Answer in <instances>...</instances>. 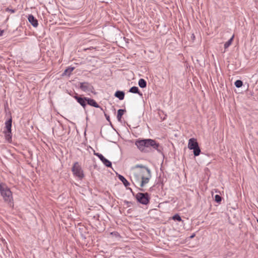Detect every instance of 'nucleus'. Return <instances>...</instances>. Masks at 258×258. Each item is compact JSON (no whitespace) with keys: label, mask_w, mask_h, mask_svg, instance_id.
Returning <instances> with one entry per match:
<instances>
[{"label":"nucleus","mask_w":258,"mask_h":258,"mask_svg":"<svg viewBox=\"0 0 258 258\" xmlns=\"http://www.w3.org/2000/svg\"><path fill=\"white\" fill-rule=\"evenodd\" d=\"M234 38V35L232 36V37L224 44V48L225 49L227 48L232 43Z\"/></svg>","instance_id":"412c9836"},{"label":"nucleus","mask_w":258,"mask_h":258,"mask_svg":"<svg viewBox=\"0 0 258 258\" xmlns=\"http://www.w3.org/2000/svg\"><path fill=\"white\" fill-rule=\"evenodd\" d=\"M139 189L140 191H145L144 189H143V188H140Z\"/></svg>","instance_id":"2f4dec72"},{"label":"nucleus","mask_w":258,"mask_h":258,"mask_svg":"<svg viewBox=\"0 0 258 258\" xmlns=\"http://www.w3.org/2000/svg\"><path fill=\"white\" fill-rule=\"evenodd\" d=\"M29 22L34 27H37L38 25V20L32 15H29L28 17Z\"/></svg>","instance_id":"ddd939ff"},{"label":"nucleus","mask_w":258,"mask_h":258,"mask_svg":"<svg viewBox=\"0 0 258 258\" xmlns=\"http://www.w3.org/2000/svg\"><path fill=\"white\" fill-rule=\"evenodd\" d=\"M124 95L125 94L123 91L119 90L116 91L114 94L115 97L118 98L120 100H122L124 99Z\"/></svg>","instance_id":"2eb2a0df"},{"label":"nucleus","mask_w":258,"mask_h":258,"mask_svg":"<svg viewBox=\"0 0 258 258\" xmlns=\"http://www.w3.org/2000/svg\"><path fill=\"white\" fill-rule=\"evenodd\" d=\"M87 104L95 108H99L101 110L103 111V109L98 105L96 101L91 98L87 97Z\"/></svg>","instance_id":"f8f14e48"},{"label":"nucleus","mask_w":258,"mask_h":258,"mask_svg":"<svg viewBox=\"0 0 258 258\" xmlns=\"http://www.w3.org/2000/svg\"><path fill=\"white\" fill-rule=\"evenodd\" d=\"M6 11L7 12H10L11 13H14L15 12V10H14V9H9V8H7L6 10Z\"/></svg>","instance_id":"a878e982"},{"label":"nucleus","mask_w":258,"mask_h":258,"mask_svg":"<svg viewBox=\"0 0 258 258\" xmlns=\"http://www.w3.org/2000/svg\"><path fill=\"white\" fill-rule=\"evenodd\" d=\"M148 153L156 150L158 153H162V147L155 140L149 139Z\"/></svg>","instance_id":"423d86ee"},{"label":"nucleus","mask_w":258,"mask_h":258,"mask_svg":"<svg viewBox=\"0 0 258 258\" xmlns=\"http://www.w3.org/2000/svg\"><path fill=\"white\" fill-rule=\"evenodd\" d=\"M104 113V115L106 118V119L108 121H110V117H109V116L108 115H107V114H106L105 113V111L103 110L102 111Z\"/></svg>","instance_id":"cd10ccee"},{"label":"nucleus","mask_w":258,"mask_h":258,"mask_svg":"<svg viewBox=\"0 0 258 258\" xmlns=\"http://www.w3.org/2000/svg\"><path fill=\"white\" fill-rule=\"evenodd\" d=\"M3 33H4V31L0 30V36H1L3 35Z\"/></svg>","instance_id":"c756f323"},{"label":"nucleus","mask_w":258,"mask_h":258,"mask_svg":"<svg viewBox=\"0 0 258 258\" xmlns=\"http://www.w3.org/2000/svg\"><path fill=\"white\" fill-rule=\"evenodd\" d=\"M222 198L220 195H216L215 196L214 200L216 203L220 204L222 201Z\"/></svg>","instance_id":"5701e85b"},{"label":"nucleus","mask_w":258,"mask_h":258,"mask_svg":"<svg viewBox=\"0 0 258 258\" xmlns=\"http://www.w3.org/2000/svg\"><path fill=\"white\" fill-rule=\"evenodd\" d=\"M130 190L132 192L134 196H135L136 200L138 203L142 205H147L150 203V196L148 192H138L136 195L133 192L132 189L130 188Z\"/></svg>","instance_id":"f03ea898"},{"label":"nucleus","mask_w":258,"mask_h":258,"mask_svg":"<svg viewBox=\"0 0 258 258\" xmlns=\"http://www.w3.org/2000/svg\"><path fill=\"white\" fill-rule=\"evenodd\" d=\"M94 154L97 156L102 163L107 167H111L112 166L111 162L108 159H106L101 154L96 153L94 151Z\"/></svg>","instance_id":"9b49d317"},{"label":"nucleus","mask_w":258,"mask_h":258,"mask_svg":"<svg viewBox=\"0 0 258 258\" xmlns=\"http://www.w3.org/2000/svg\"><path fill=\"white\" fill-rule=\"evenodd\" d=\"M12 118L11 117L6 122H5V127L7 131L5 132L6 139L10 142L12 140Z\"/></svg>","instance_id":"6e6552de"},{"label":"nucleus","mask_w":258,"mask_h":258,"mask_svg":"<svg viewBox=\"0 0 258 258\" xmlns=\"http://www.w3.org/2000/svg\"><path fill=\"white\" fill-rule=\"evenodd\" d=\"M75 69L74 67H69L67 69H66L64 72L62 73V76H70L72 72L74 71Z\"/></svg>","instance_id":"f3484780"},{"label":"nucleus","mask_w":258,"mask_h":258,"mask_svg":"<svg viewBox=\"0 0 258 258\" xmlns=\"http://www.w3.org/2000/svg\"><path fill=\"white\" fill-rule=\"evenodd\" d=\"M134 180L136 184H139V185L141 186V183L142 180V177L138 172H137L134 174Z\"/></svg>","instance_id":"4468645a"},{"label":"nucleus","mask_w":258,"mask_h":258,"mask_svg":"<svg viewBox=\"0 0 258 258\" xmlns=\"http://www.w3.org/2000/svg\"><path fill=\"white\" fill-rule=\"evenodd\" d=\"M195 38V35L194 34H192L191 38L192 39V40H194Z\"/></svg>","instance_id":"7c9ffc66"},{"label":"nucleus","mask_w":258,"mask_h":258,"mask_svg":"<svg viewBox=\"0 0 258 258\" xmlns=\"http://www.w3.org/2000/svg\"><path fill=\"white\" fill-rule=\"evenodd\" d=\"M125 112H126V110L125 109H119L118 110L117 118L118 121H121L122 116Z\"/></svg>","instance_id":"a211bd4d"},{"label":"nucleus","mask_w":258,"mask_h":258,"mask_svg":"<svg viewBox=\"0 0 258 258\" xmlns=\"http://www.w3.org/2000/svg\"><path fill=\"white\" fill-rule=\"evenodd\" d=\"M139 86L142 88H146L147 86V82L144 79H140L138 82Z\"/></svg>","instance_id":"aec40b11"},{"label":"nucleus","mask_w":258,"mask_h":258,"mask_svg":"<svg viewBox=\"0 0 258 258\" xmlns=\"http://www.w3.org/2000/svg\"><path fill=\"white\" fill-rule=\"evenodd\" d=\"M0 192L4 201L7 203L10 207H14L12 192L10 189L5 183H0Z\"/></svg>","instance_id":"f257e3e1"},{"label":"nucleus","mask_w":258,"mask_h":258,"mask_svg":"<svg viewBox=\"0 0 258 258\" xmlns=\"http://www.w3.org/2000/svg\"><path fill=\"white\" fill-rule=\"evenodd\" d=\"M80 88L84 92H90L96 94L94 92V87L89 83L87 82L80 83Z\"/></svg>","instance_id":"1a4fd4ad"},{"label":"nucleus","mask_w":258,"mask_h":258,"mask_svg":"<svg viewBox=\"0 0 258 258\" xmlns=\"http://www.w3.org/2000/svg\"><path fill=\"white\" fill-rule=\"evenodd\" d=\"M195 236V234L193 233L190 236L189 238L191 239V238H193Z\"/></svg>","instance_id":"c85d7f7f"},{"label":"nucleus","mask_w":258,"mask_h":258,"mask_svg":"<svg viewBox=\"0 0 258 258\" xmlns=\"http://www.w3.org/2000/svg\"><path fill=\"white\" fill-rule=\"evenodd\" d=\"M188 148L190 150H193L195 156H199L201 152L199 144L195 138H191L188 140Z\"/></svg>","instance_id":"39448f33"},{"label":"nucleus","mask_w":258,"mask_h":258,"mask_svg":"<svg viewBox=\"0 0 258 258\" xmlns=\"http://www.w3.org/2000/svg\"><path fill=\"white\" fill-rule=\"evenodd\" d=\"M234 85L237 88H240L243 85V82L240 80H237L235 82Z\"/></svg>","instance_id":"4be33fe9"},{"label":"nucleus","mask_w":258,"mask_h":258,"mask_svg":"<svg viewBox=\"0 0 258 258\" xmlns=\"http://www.w3.org/2000/svg\"><path fill=\"white\" fill-rule=\"evenodd\" d=\"M117 177L118 179L123 183V184L125 187H127V186L130 185V182L125 179V178L123 176L120 174H118L117 175Z\"/></svg>","instance_id":"dca6fc26"},{"label":"nucleus","mask_w":258,"mask_h":258,"mask_svg":"<svg viewBox=\"0 0 258 258\" xmlns=\"http://www.w3.org/2000/svg\"><path fill=\"white\" fill-rule=\"evenodd\" d=\"M73 97L84 109L86 108L87 106V97H83L82 95H79L77 93H75V95L73 96Z\"/></svg>","instance_id":"9d476101"},{"label":"nucleus","mask_w":258,"mask_h":258,"mask_svg":"<svg viewBox=\"0 0 258 258\" xmlns=\"http://www.w3.org/2000/svg\"><path fill=\"white\" fill-rule=\"evenodd\" d=\"M149 139H138L135 142V145L143 153H148Z\"/></svg>","instance_id":"20e7f679"},{"label":"nucleus","mask_w":258,"mask_h":258,"mask_svg":"<svg viewBox=\"0 0 258 258\" xmlns=\"http://www.w3.org/2000/svg\"><path fill=\"white\" fill-rule=\"evenodd\" d=\"M172 219L174 221H177L178 222H180L182 221L180 215L178 214H176L172 217Z\"/></svg>","instance_id":"b1692460"},{"label":"nucleus","mask_w":258,"mask_h":258,"mask_svg":"<svg viewBox=\"0 0 258 258\" xmlns=\"http://www.w3.org/2000/svg\"><path fill=\"white\" fill-rule=\"evenodd\" d=\"M129 92L133 93H138V94H140V95H142V93H140V92L139 90V88L136 86H133V87H131L130 89Z\"/></svg>","instance_id":"6ab92c4d"},{"label":"nucleus","mask_w":258,"mask_h":258,"mask_svg":"<svg viewBox=\"0 0 258 258\" xmlns=\"http://www.w3.org/2000/svg\"><path fill=\"white\" fill-rule=\"evenodd\" d=\"M256 221H257V223H258V219H257V220H256Z\"/></svg>","instance_id":"473e14b6"},{"label":"nucleus","mask_w":258,"mask_h":258,"mask_svg":"<svg viewBox=\"0 0 258 258\" xmlns=\"http://www.w3.org/2000/svg\"><path fill=\"white\" fill-rule=\"evenodd\" d=\"M72 170L74 175L78 177L81 180L84 177L83 170L78 162L74 163Z\"/></svg>","instance_id":"0eeeda50"},{"label":"nucleus","mask_w":258,"mask_h":258,"mask_svg":"<svg viewBox=\"0 0 258 258\" xmlns=\"http://www.w3.org/2000/svg\"><path fill=\"white\" fill-rule=\"evenodd\" d=\"M136 168H140L141 169H145V168H148L147 167L143 165H142V164H138L136 166Z\"/></svg>","instance_id":"393cba45"},{"label":"nucleus","mask_w":258,"mask_h":258,"mask_svg":"<svg viewBox=\"0 0 258 258\" xmlns=\"http://www.w3.org/2000/svg\"><path fill=\"white\" fill-rule=\"evenodd\" d=\"M138 172L142 177L141 187H143L149 182V180L151 178V172L150 169L148 168L141 169L139 171H138Z\"/></svg>","instance_id":"7ed1b4c3"},{"label":"nucleus","mask_w":258,"mask_h":258,"mask_svg":"<svg viewBox=\"0 0 258 258\" xmlns=\"http://www.w3.org/2000/svg\"><path fill=\"white\" fill-rule=\"evenodd\" d=\"M124 203L127 205V207H130V205L133 204L132 202L127 201H124Z\"/></svg>","instance_id":"bb28decb"}]
</instances>
